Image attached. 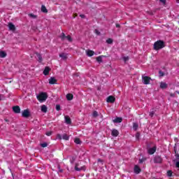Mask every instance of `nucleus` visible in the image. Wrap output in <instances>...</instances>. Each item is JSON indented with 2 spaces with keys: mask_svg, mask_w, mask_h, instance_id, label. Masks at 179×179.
Instances as JSON below:
<instances>
[{
  "mask_svg": "<svg viewBox=\"0 0 179 179\" xmlns=\"http://www.w3.org/2000/svg\"><path fill=\"white\" fill-rule=\"evenodd\" d=\"M48 97V96L47 95V93H45V92H41L36 96V98L38 99V101H40V103H43V101H45Z\"/></svg>",
  "mask_w": 179,
  "mask_h": 179,
  "instance_id": "f257e3e1",
  "label": "nucleus"
},
{
  "mask_svg": "<svg viewBox=\"0 0 179 179\" xmlns=\"http://www.w3.org/2000/svg\"><path fill=\"white\" fill-rule=\"evenodd\" d=\"M162 48H164V42L163 41H157L155 43L154 49L157 51L158 50H162Z\"/></svg>",
  "mask_w": 179,
  "mask_h": 179,
  "instance_id": "f03ea898",
  "label": "nucleus"
},
{
  "mask_svg": "<svg viewBox=\"0 0 179 179\" xmlns=\"http://www.w3.org/2000/svg\"><path fill=\"white\" fill-rule=\"evenodd\" d=\"M142 80L144 85H149V83H150V80H152V78L146 76H143Z\"/></svg>",
  "mask_w": 179,
  "mask_h": 179,
  "instance_id": "7ed1b4c3",
  "label": "nucleus"
},
{
  "mask_svg": "<svg viewBox=\"0 0 179 179\" xmlns=\"http://www.w3.org/2000/svg\"><path fill=\"white\" fill-rule=\"evenodd\" d=\"M22 116L24 117V118H29V117H30V111L27 109L24 110L22 113Z\"/></svg>",
  "mask_w": 179,
  "mask_h": 179,
  "instance_id": "20e7f679",
  "label": "nucleus"
},
{
  "mask_svg": "<svg viewBox=\"0 0 179 179\" xmlns=\"http://www.w3.org/2000/svg\"><path fill=\"white\" fill-rule=\"evenodd\" d=\"M157 149V148L156 146H154L151 148H149L148 150V152L149 155H154L156 152Z\"/></svg>",
  "mask_w": 179,
  "mask_h": 179,
  "instance_id": "39448f33",
  "label": "nucleus"
},
{
  "mask_svg": "<svg viewBox=\"0 0 179 179\" xmlns=\"http://www.w3.org/2000/svg\"><path fill=\"white\" fill-rule=\"evenodd\" d=\"M162 162H163V159H162L160 156L155 157L154 163H162Z\"/></svg>",
  "mask_w": 179,
  "mask_h": 179,
  "instance_id": "423d86ee",
  "label": "nucleus"
},
{
  "mask_svg": "<svg viewBox=\"0 0 179 179\" xmlns=\"http://www.w3.org/2000/svg\"><path fill=\"white\" fill-rule=\"evenodd\" d=\"M13 111L15 113V114H20V107L18 106L13 107Z\"/></svg>",
  "mask_w": 179,
  "mask_h": 179,
  "instance_id": "0eeeda50",
  "label": "nucleus"
},
{
  "mask_svg": "<svg viewBox=\"0 0 179 179\" xmlns=\"http://www.w3.org/2000/svg\"><path fill=\"white\" fill-rule=\"evenodd\" d=\"M111 135H112V136L117 137V136H118V135H120V132L118 131V130L114 129L111 131Z\"/></svg>",
  "mask_w": 179,
  "mask_h": 179,
  "instance_id": "6e6552de",
  "label": "nucleus"
},
{
  "mask_svg": "<svg viewBox=\"0 0 179 179\" xmlns=\"http://www.w3.org/2000/svg\"><path fill=\"white\" fill-rule=\"evenodd\" d=\"M107 103H114L115 101V98L113 96H109L106 99Z\"/></svg>",
  "mask_w": 179,
  "mask_h": 179,
  "instance_id": "1a4fd4ad",
  "label": "nucleus"
},
{
  "mask_svg": "<svg viewBox=\"0 0 179 179\" xmlns=\"http://www.w3.org/2000/svg\"><path fill=\"white\" fill-rule=\"evenodd\" d=\"M8 29H9V30H11L12 31H15V30H16V27L12 22L8 23Z\"/></svg>",
  "mask_w": 179,
  "mask_h": 179,
  "instance_id": "9d476101",
  "label": "nucleus"
},
{
  "mask_svg": "<svg viewBox=\"0 0 179 179\" xmlns=\"http://www.w3.org/2000/svg\"><path fill=\"white\" fill-rule=\"evenodd\" d=\"M49 83H50V85H55V84H57V79H55L54 77H51L49 79Z\"/></svg>",
  "mask_w": 179,
  "mask_h": 179,
  "instance_id": "9b49d317",
  "label": "nucleus"
},
{
  "mask_svg": "<svg viewBox=\"0 0 179 179\" xmlns=\"http://www.w3.org/2000/svg\"><path fill=\"white\" fill-rule=\"evenodd\" d=\"M78 166H79L78 164H76V166L74 168L76 171H82V170H85V166H81L80 168H79Z\"/></svg>",
  "mask_w": 179,
  "mask_h": 179,
  "instance_id": "f8f14e48",
  "label": "nucleus"
},
{
  "mask_svg": "<svg viewBox=\"0 0 179 179\" xmlns=\"http://www.w3.org/2000/svg\"><path fill=\"white\" fill-rule=\"evenodd\" d=\"M86 54L87 57H93V55H94V51L88 50H86Z\"/></svg>",
  "mask_w": 179,
  "mask_h": 179,
  "instance_id": "ddd939ff",
  "label": "nucleus"
},
{
  "mask_svg": "<svg viewBox=\"0 0 179 179\" xmlns=\"http://www.w3.org/2000/svg\"><path fill=\"white\" fill-rule=\"evenodd\" d=\"M50 71H51V69H50V67H45L43 71V75H45V76H47V75L50 73Z\"/></svg>",
  "mask_w": 179,
  "mask_h": 179,
  "instance_id": "4468645a",
  "label": "nucleus"
},
{
  "mask_svg": "<svg viewBox=\"0 0 179 179\" xmlns=\"http://www.w3.org/2000/svg\"><path fill=\"white\" fill-rule=\"evenodd\" d=\"M134 173L136 174H139L141 173V168L138 165H135L134 166Z\"/></svg>",
  "mask_w": 179,
  "mask_h": 179,
  "instance_id": "2eb2a0df",
  "label": "nucleus"
},
{
  "mask_svg": "<svg viewBox=\"0 0 179 179\" xmlns=\"http://www.w3.org/2000/svg\"><path fill=\"white\" fill-rule=\"evenodd\" d=\"M167 83H164V82H162L161 83H160V85H159V87L161 88V89H167Z\"/></svg>",
  "mask_w": 179,
  "mask_h": 179,
  "instance_id": "dca6fc26",
  "label": "nucleus"
},
{
  "mask_svg": "<svg viewBox=\"0 0 179 179\" xmlns=\"http://www.w3.org/2000/svg\"><path fill=\"white\" fill-rule=\"evenodd\" d=\"M64 120H65V122L67 124H71V117H69V116H65L64 117Z\"/></svg>",
  "mask_w": 179,
  "mask_h": 179,
  "instance_id": "f3484780",
  "label": "nucleus"
},
{
  "mask_svg": "<svg viewBox=\"0 0 179 179\" xmlns=\"http://www.w3.org/2000/svg\"><path fill=\"white\" fill-rule=\"evenodd\" d=\"M66 99H67V100H69L70 101L71 100H73V95L72 94H67Z\"/></svg>",
  "mask_w": 179,
  "mask_h": 179,
  "instance_id": "a211bd4d",
  "label": "nucleus"
},
{
  "mask_svg": "<svg viewBox=\"0 0 179 179\" xmlns=\"http://www.w3.org/2000/svg\"><path fill=\"white\" fill-rule=\"evenodd\" d=\"M41 110L42 111V113H47V106L43 105L41 107Z\"/></svg>",
  "mask_w": 179,
  "mask_h": 179,
  "instance_id": "6ab92c4d",
  "label": "nucleus"
},
{
  "mask_svg": "<svg viewBox=\"0 0 179 179\" xmlns=\"http://www.w3.org/2000/svg\"><path fill=\"white\" fill-rule=\"evenodd\" d=\"M60 58H62V59H66L68 58V56L65 53H61L59 55Z\"/></svg>",
  "mask_w": 179,
  "mask_h": 179,
  "instance_id": "aec40b11",
  "label": "nucleus"
},
{
  "mask_svg": "<svg viewBox=\"0 0 179 179\" xmlns=\"http://www.w3.org/2000/svg\"><path fill=\"white\" fill-rule=\"evenodd\" d=\"M62 139H64V141H69V136H68L66 134H64L62 135Z\"/></svg>",
  "mask_w": 179,
  "mask_h": 179,
  "instance_id": "412c9836",
  "label": "nucleus"
},
{
  "mask_svg": "<svg viewBox=\"0 0 179 179\" xmlns=\"http://www.w3.org/2000/svg\"><path fill=\"white\" fill-rule=\"evenodd\" d=\"M74 142L75 143H76V145H80L82 143V141H80V139H79L78 138H76L74 139Z\"/></svg>",
  "mask_w": 179,
  "mask_h": 179,
  "instance_id": "4be33fe9",
  "label": "nucleus"
},
{
  "mask_svg": "<svg viewBox=\"0 0 179 179\" xmlns=\"http://www.w3.org/2000/svg\"><path fill=\"white\" fill-rule=\"evenodd\" d=\"M114 122H117V123L122 122V118H121V117H116L114 120Z\"/></svg>",
  "mask_w": 179,
  "mask_h": 179,
  "instance_id": "5701e85b",
  "label": "nucleus"
},
{
  "mask_svg": "<svg viewBox=\"0 0 179 179\" xmlns=\"http://www.w3.org/2000/svg\"><path fill=\"white\" fill-rule=\"evenodd\" d=\"M0 57L1 58H5V57H6V52L4 51H0Z\"/></svg>",
  "mask_w": 179,
  "mask_h": 179,
  "instance_id": "b1692460",
  "label": "nucleus"
},
{
  "mask_svg": "<svg viewBox=\"0 0 179 179\" xmlns=\"http://www.w3.org/2000/svg\"><path fill=\"white\" fill-rule=\"evenodd\" d=\"M36 57L39 62H41V61H43V57H41V55L36 53Z\"/></svg>",
  "mask_w": 179,
  "mask_h": 179,
  "instance_id": "393cba45",
  "label": "nucleus"
},
{
  "mask_svg": "<svg viewBox=\"0 0 179 179\" xmlns=\"http://www.w3.org/2000/svg\"><path fill=\"white\" fill-rule=\"evenodd\" d=\"M103 56H99L96 57L97 62H103Z\"/></svg>",
  "mask_w": 179,
  "mask_h": 179,
  "instance_id": "a878e982",
  "label": "nucleus"
},
{
  "mask_svg": "<svg viewBox=\"0 0 179 179\" xmlns=\"http://www.w3.org/2000/svg\"><path fill=\"white\" fill-rule=\"evenodd\" d=\"M41 10H42V12H43L44 13H47V12H48L47 8H45V6H42V7H41Z\"/></svg>",
  "mask_w": 179,
  "mask_h": 179,
  "instance_id": "bb28decb",
  "label": "nucleus"
},
{
  "mask_svg": "<svg viewBox=\"0 0 179 179\" xmlns=\"http://www.w3.org/2000/svg\"><path fill=\"white\" fill-rule=\"evenodd\" d=\"M60 38H62V40H65V38H66V36H65L64 33H62Z\"/></svg>",
  "mask_w": 179,
  "mask_h": 179,
  "instance_id": "cd10ccee",
  "label": "nucleus"
},
{
  "mask_svg": "<svg viewBox=\"0 0 179 179\" xmlns=\"http://www.w3.org/2000/svg\"><path fill=\"white\" fill-rule=\"evenodd\" d=\"M92 116L96 117H98L99 116V113H97V111H94L93 113H92Z\"/></svg>",
  "mask_w": 179,
  "mask_h": 179,
  "instance_id": "c85d7f7f",
  "label": "nucleus"
},
{
  "mask_svg": "<svg viewBox=\"0 0 179 179\" xmlns=\"http://www.w3.org/2000/svg\"><path fill=\"white\" fill-rule=\"evenodd\" d=\"M138 124L137 123H134L133 124V128L134 129H135V131H136L138 129Z\"/></svg>",
  "mask_w": 179,
  "mask_h": 179,
  "instance_id": "c756f323",
  "label": "nucleus"
},
{
  "mask_svg": "<svg viewBox=\"0 0 179 179\" xmlns=\"http://www.w3.org/2000/svg\"><path fill=\"white\" fill-rule=\"evenodd\" d=\"M106 43L107 44H113V40L111 38H108Z\"/></svg>",
  "mask_w": 179,
  "mask_h": 179,
  "instance_id": "7c9ffc66",
  "label": "nucleus"
},
{
  "mask_svg": "<svg viewBox=\"0 0 179 179\" xmlns=\"http://www.w3.org/2000/svg\"><path fill=\"white\" fill-rule=\"evenodd\" d=\"M149 115L150 117H153L155 115V110H150Z\"/></svg>",
  "mask_w": 179,
  "mask_h": 179,
  "instance_id": "2f4dec72",
  "label": "nucleus"
},
{
  "mask_svg": "<svg viewBox=\"0 0 179 179\" xmlns=\"http://www.w3.org/2000/svg\"><path fill=\"white\" fill-rule=\"evenodd\" d=\"M41 146L42 148H47L48 146V144L47 143H43L41 144Z\"/></svg>",
  "mask_w": 179,
  "mask_h": 179,
  "instance_id": "473e14b6",
  "label": "nucleus"
},
{
  "mask_svg": "<svg viewBox=\"0 0 179 179\" xmlns=\"http://www.w3.org/2000/svg\"><path fill=\"white\" fill-rule=\"evenodd\" d=\"M66 40H68V41H69L70 43L72 42V38L71 37V36H66Z\"/></svg>",
  "mask_w": 179,
  "mask_h": 179,
  "instance_id": "72a5a7b5",
  "label": "nucleus"
},
{
  "mask_svg": "<svg viewBox=\"0 0 179 179\" xmlns=\"http://www.w3.org/2000/svg\"><path fill=\"white\" fill-rule=\"evenodd\" d=\"M167 176L168 177H171V176H173V172L171 171H168Z\"/></svg>",
  "mask_w": 179,
  "mask_h": 179,
  "instance_id": "f704fd0d",
  "label": "nucleus"
},
{
  "mask_svg": "<svg viewBox=\"0 0 179 179\" xmlns=\"http://www.w3.org/2000/svg\"><path fill=\"white\" fill-rule=\"evenodd\" d=\"M45 135H47V136H51V135H52V131H48L45 133Z\"/></svg>",
  "mask_w": 179,
  "mask_h": 179,
  "instance_id": "c9c22d12",
  "label": "nucleus"
},
{
  "mask_svg": "<svg viewBox=\"0 0 179 179\" xmlns=\"http://www.w3.org/2000/svg\"><path fill=\"white\" fill-rule=\"evenodd\" d=\"M57 139H62V136H61V134H57V136H56Z\"/></svg>",
  "mask_w": 179,
  "mask_h": 179,
  "instance_id": "e433bc0d",
  "label": "nucleus"
},
{
  "mask_svg": "<svg viewBox=\"0 0 179 179\" xmlns=\"http://www.w3.org/2000/svg\"><path fill=\"white\" fill-rule=\"evenodd\" d=\"M56 110L59 111V110H61V106L59 105H56Z\"/></svg>",
  "mask_w": 179,
  "mask_h": 179,
  "instance_id": "4c0bfd02",
  "label": "nucleus"
},
{
  "mask_svg": "<svg viewBox=\"0 0 179 179\" xmlns=\"http://www.w3.org/2000/svg\"><path fill=\"white\" fill-rule=\"evenodd\" d=\"M59 173H62L63 170L61 169V166L59 165L57 166Z\"/></svg>",
  "mask_w": 179,
  "mask_h": 179,
  "instance_id": "58836bf2",
  "label": "nucleus"
},
{
  "mask_svg": "<svg viewBox=\"0 0 179 179\" xmlns=\"http://www.w3.org/2000/svg\"><path fill=\"white\" fill-rule=\"evenodd\" d=\"M128 59H129V57H123V61H124V62H127V61H128Z\"/></svg>",
  "mask_w": 179,
  "mask_h": 179,
  "instance_id": "ea45409f",
  "label": "nucleus"
},
{
  "mask_svg": "<svg viewBox=\"0 0 179 179\" xmlns=\"http://www.w3.org/2000/svg\"><path fill=\"white\" fill-rule=\"evenodd\" d=\"M29 16L34 19H36V15H34V14H29Z\"/></svg>",
  "mask_w": 179,
  "mask_h": 179,
  "instance_id": "a19ab883",
  "label": "nucleus"
},
{
  "mask_svg": "<svg viewBox=\"0 0 179 179\" xmlns=\"http://www.w3.org/2000/svg\"><path fill=\"white\" fill-rule=\"evenodd\" d=\"M95 33H96V34H97L98 36L100 34V31H99L97 29H95Z\"/></svg>",
  "mask_w": 179,
  "mask_h": 179,
  "instance_id": "79ce46f5",
  "label": "nucleus"
},
{
  "mask_svg": "<svg viewBox=\"0 0 179 179\" xmlns=\"http://www.w3.org/2000/svg\"><path fill=\"white\" fill-rule=\"evenodd\" d=\"M159 75L160 76H164V73H163V71H159Z\"/></svg>",
  "mask_w": 179,
  "mask_h": 179,
  "instance_id": "37998d69",
  "label": "nucleus"
},
{
  "mask_svg": "<svg viewBox=\"0 0 179 179\" xmlns=\"http://www.w3.org/2000/svg\"><path fill=\"white\" fill-rule=\"evenodd\" d=\"M143 162H145V159H139V163L142 164L143 163Z\"/></svg>",
  "mask_w": 179,
  "mask_h": 179,
  "instance_id": "c03bdc74",
  "label": "nucleus"
},
{
  "mask_svg": "<svg viewBox=\"0 0 179 179\" xmlns=\"http://www.w3.org/2000/svg\"><path fill=\"white\" fill-rule=\"evenodd\" d=\"M176 167H178V169H179V161L176 162Z\"/></svg>",
  "mask_w": 179,
  "mask_h": 179,
  "instance_id": "a18cd8bd",
  "label": "nucleus"
},
{
  "mask_svg": "<svg viewBox=\"0 0 179 179\" xmlns=\"http://www.w3.org/2000/svg\"><path fill=\"white\" fill-rule=\"evenodd\" d=\"M162 3H166V0H159Z\"/></svg>",
  "mask_w": 179,
  "mask_h": 179,
  "instance_id": "49530a36",
  "label": "nucleus"
},
{
  "mask_svg": "<svg viewBox=\"0 0 179 179\" xmlns=\"http://www.w3.org/2000/svg\"><path fill=\"white\" fill-rule=\"evenodd\" d=\"M80 17H82L83 19L85 17V15H80Z\"/></svg>",
  "mask_w": 179,
  "mask_h": 179,
  "instance_id": "de8ad7c7",
  "label": "nucleus"
},
{
  "mask_svg": "<svg viewBox=\"0 0 179 179\" xmlns=\"http://www.w3.org/2000/svg\"><path fill=\"white\" fill-rule=\"evenodd\" d=\"M116 27H120V24H116Z\"/></svg>",
  "mask_w": 179,
  "mask_h": 179,
  "instance_id": "09e8293b",
  "label": "nucleus"
},
{
  "mask_svg": "<svg viewBox=\"0 0 179 179\" xmlns=\"http://www.w3.org/2000/svg\"><path fill=\"white\" fill-rule=\"evenodd\" d=\"M176 158L179 159V155H176Z\"/></svg>",
  "mask_w": 179,
  "mask_h": 179,
  "instance_id": "8fccbe9b",
  "label": "nucleus"
},
{
  "mask_svg": "<svg viewBox=\"0 0 179 179\" xmlns=\"http://www.w3.org/2000/svg\"><path fill=\"white\" fill-rule=\"evenodd\" d=\"M171 96L172 97H174V94H171Z\"/></svg>",
  "mask_w": 179,
  "mask_h": 179,
  "instance_id": "3c124183",
  "label": "nucleus"
},
{
  "mask_svg": "<svg viewBox=\"0 0 179 179\" xmlns=\"http://www.w3.org/2000/svg\"><path fill=\"white\" fill-rule=\"evenodd\" d=\"M176 93H178V94H179V92L178 91H176Z\"/></svg>",
  "mask_w": 179,
  "mask_h": 179,
  "instance_id": "603ef678",
  "label": "nucleus"
},
{
  "mask_svg": "<svg viewBox=\"0 0 179 179\" xmlns=\"http://www.w3.org/2000/svg\"><path fill=\"white\" fill-rule=\"evenodd\" d=\"M0 101H1V94H0Z\"/></svg>",
  "mask_w": 179,
  "mask_h": 179,
  "instance_id": "864d4df0",
  "label": "nucleus"
}]
</instances>
